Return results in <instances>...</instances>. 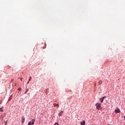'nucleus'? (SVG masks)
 <instances>
[{"label": "nucleus", "instance_id": "9d476101", "mask_svg": "<svg viewBox=\"0 0 125 125\" xmlns=\"http://www.w3.org/2000/svg\"><path fill=\"white\" fill-rule=\"evenodd\" d=\"M28 125H32V122H29L28 124Z\"/></svg>", "mask_w": 125, "mask_h": 125}, {"label": "nucleus", "instance_id": "f3484780", "mask_svg": "<svg viewBox=\"0 0 125 125\" xmlns=\"http://www.w3.org/2000/svg\"><path fill=\"white\" fill-rule=\"evenodd\" d=\"M100 84L102 83V82H100Z\"/></svg>", "mask_w": 125, "mask_h": 125}, {"label": "nucleus", "instance_id": "2eb2a0df", "mask_svg": "<svg viewBox=\"0 0 125 125\" xmlns=\"http://www.w3.org/2000/svg\"><path fill=\"white\" fill-rule=\"evenodd\" d=\"M7 124V121H6V122L4 123V125H6Z\"/></svg>", "mask_w": 125, "mask_h": 125}, {"label": "nucleus", "instance_id": "f03ea898", "mask_svg": "<svg viewBox=\"0 0 125 125\" xmlns=\"http://www.w3.org/2000/svg\"><path fill=\"white\" fill-rule=\"evenodd\" d=\"M105 98H106V96H104L103 98H100V101H101V103H103V101H104V99H105Z\"/></svg>", "mask_w": 125, "mask_h": 125}, {"label": "nucleus", "instance_id": "ddd939ff", "mask_svg": "<svg viewBox=\"0 0 125 125\" xmlns=\"http://www.w3.org/2000/svg\"><path fill=\"white\" fill-rule=\"evenodd\" d=\"M28 90H29V89H27V90L25 92V94H26L27 93V92H28Z\"/></svg>", "mask_w": 125, "mask_h": 125}, {"label": "nucleus", "instance_id": "0eeeda50", "mask_svg": "<svg viewBox=\"0 0 125 125\" xmlns=\"http://www.w3.org/2000/svg\"><path fill=\"white\" fill-rule=\"evenodd\" d=\"M36 120L35 119H32V125H34V124L35 123Z\"/></svg>", "mask_w": 125, "mask_h": 125}, {"label": "nucleus", "instance_id": "4468645a", "mask_svg": "<svg viewBox=\"0 0 125 125\" xmlns=\"http://www.w3.org/2000/svg\"><path fill=\"white\" fill-rule=\"evenodd\" d=\"M54 125H59V124L58 123H56L54 124Z\"/></svg>", "mask_w": 125, "mask_h": 125}, {"label": "nucleus", "instance_id": "6ab92c4d", "mask_svg": "<svg viewBox=\"0 0 125 125\" xmlns=\"http://www.w3.org/2000/svg\"><path fill=\"white\" fill-rule=\"evenodd\" d=\"M21 80L22 81V78H21Z\"/></svg>", "mask_w": 125, "mask_h": 125}, {"label": "nucleus", "instance_id": "9b49d317", "mask_svg": "<svg viewBox=\"0 0 125 125\" xmlns=\"http://www.w3.org/2000/svg\"><path fill=\"white\" fill-rule=\"evenodd\" d=\"M11 99H12V97H10V98L8 99L9 101H10V100H11Z\"/></svg>", "mask_w": 125, "mask_h": 125}, {"label": "nucleus", "instance_id": "a211bd4d", "mask_svg": "<svg viewBox=\"0 0 125 125\" xmlns=\"http://www.w3.org/2000/svg\"><path fill=\"white\" fill-rule=\"evenodd\" d=\"M124 119H125V116H124Z\"/></svg>", "mask_w": 125, "mask_h": 125}, {"label": "nucleus", "instance_id": "6e6552de", "mask_svg": "<svg viewBox=\"0 0 125 125\" xmlns=\"http://www.w3.org/2000/svg\"><path fill=\"white\" fill-rule=\"evenodd\" d=\"M24 121H25V118H22V121H21V122H22V124H24Z\"/></svg>", "mask_w": 125, "mask_h": 125}, {"label": "nucleus", "instance_id": "20e7f679", "mask_svg": "<svg viewBox=\"0 0 125 125\" xmlns=\"http://www.w3.org/2000/svg\"><path fill=\"white\" fill-rule=\"evenodd\" d=\"M63 113H64V111H61L60 112V113L59 114V116L60 117L62 116V115H63Z\"/></svg>", "mask_w": 125, "mask_h": 125}, {"label": "nucleus", "instance_id": "7ed1b4c3", "mask_svg": "<svg viewBox=\"0 0 125 125\" xmlns=\"http://www.w3.org/2000/svg\"><path fill=\"white\" fill-rule=\"evenodd\" d=\"M115 113H116L117 114H118V113L121 112V110H120V109L117 108V109H115Z\"/></svg>", "mask_w": 125, "mask_h": 125}, {"label": "nucleus", "instance_id": "39448f33", "mask_svg": "<svg viewBox=\"0 0 125 125\" xmlns=\"http://www.w3.org/2000/svg\"><path fill=\"white\" fill-rule=\"evenodd\" d=\"M54 107H57L58 108L59 107V104H53Z\"/></svg>", "mask_w": 125, "mask_h": 125}, {"label": "nucleus", "instance_id": "423d86ee", "mask_svg": "<svg viewBox=\"0 0 125 125\" xmlns=\"http://www.w3.org/2000/svg\"><path fill=\"white\" fill-rule=\"evenodd\" d=\"M81 125H85V121H83L81 122Z\"/></svg>", "mask_w": 125, "mask_h": 125}, {"label": "nucleus", "instance_id": "aec40b11", "mask_svg": "<svg viewBox=\"0 0 125 125\" xmlns=\"http://www.w3.org/2000/svg\"><path fill=\"white\" fill-rule=\"evenodd\" d=\"M27 83H29V82H27Z\"/></svg>", "mask_w": 125, "mask_h": 125}, {"label": "nucleus", "instance_id": "f8f14e48", "mask_svg": "<svg viewBox=\"0 0 125 125\" xmlns=\"http://www.w3.org/2000/svg\"><path fill=\"white\" fill-rule=\"evenodd\" d=\"M31 80H32V77L31 76H30L29 77V81L30 82V81H31Z\"/></svg>", "mask_w": 125, "mask_h": 125}, {"label": "nucleus", "instance_id": "f257e3e1", "mask_svg": "<svg viewBox=\"0 0 125 125\" xmlns=\"http://www.w3.org/2000/svg\"><path fill=\"white\" fill-rule=\"evenodd\" d=\"M96 109H97V110L100 109V108H101V103L96 104Z\"/></svg>", "mask_w": 125, "mask_h": 125}, {"label": "nucleus", "instance_id": "1a4fd4ad", "mask_svg": "<svg viewBox=\"0 0 125 125\" xmlns=\"http://www.w3.org/2000/svg\"><path fill=\"white\" fill-rule=\"evenodd\" d=\"M3 107H0V112H3V109H2Z\"/></svg>", "mask_w": 125, "mask_h": 125}, {"label": "nucleus", "instance_id": "dca6fc26", "mask_svg": "<svg viewBox=\"0 0 125 125\" xmlns=\"http://www.w3.org/2000/svg\"><path fill=\"white\" fill-rule=\"evenodd\" d=\"M19 90H21V88H19Z\"/></svg>", "mask_w": 125, "mask_h": 125}]
</instances>
